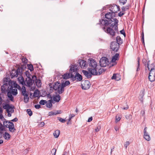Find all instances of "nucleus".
<instances>
[{
	"mask_svg": "<svg viewBox=\"0 0 155 155\" xmlns=\"http://www.w3.org/2000/svg\"><path fill=\"white\" fill-rule=\"evenodd\" d=\"M147 127H145L144 128V131H143V133H144L143 134H148V132L147 131Z\"/></svg>",
	"mask_w": 155,
	"mask_h": 155,
	"instance_id": "obj_52",
	"label": "nucleus"
},
{
	"mask_svg": "<svg viewBox=\"0 0 155 155\" xmlns=\"http://www.w3.org/2000/svg\"><path fill=\"white\" fill-rule=\"evenodd\" d=\"M110 48L113 51H117L118 50L119 45L117 43L114 41L111 43L110 45Z\"/></svg>",
	"mask_w": 155,
	"mask_h": 155,
	"instance_id": "obj_10",
	"label": "nucleus"
},
{
	"mask_svg": "<svg viewBox=\"0 0 155 155\" xmlns=\"http://www.w3.org/2000/svg\"><path fill=\"white\" fill-rule=\"evenodd\" d=\"M75 115L73 114H71L69 115V117H70L71 119Z\"/></svg>",
	"mask_w": 155,
	"mask_h": 155,
	"instance_id": "obj_59",
	"label": "nucleus"
},
{
	"mask_svg": "<svg viewBox=\"0 0 155 155\" xmlns=\"http://www.w3.org/2000/svg\"><path fill=\"white\" fill-rule=\"evenodd\" d=\"M130 143L129 141H126L124 143V146L126 148H127V146L129 145Z\"/></svg>",
	"mask_w": 155,
	"mask_h": 155,
	"instance_id": "obj_46",
	"label": "nucleus"
},
{
	"mask_svg": "<svg viewBox=\"0 0 155 155\" xmlns=\"http://www.w3.org/2000/svg\"><path fill=\"white\" fill-rule=\"evenodd\" d=\"M92 120V117H91L89 118L87 122H90Z\"/></svg>",
	"mask_w": 155,
	"mask_h": 155,
	"instance_id": "obj_58",
	"label": "nucleus"
},
{
	"mask_svg": "<svg viewBox=\"0 0 155 155\" xmlns=\"http://www.w3.org/2000/svg\"><path fill=\"white\" fill-rule=\"evenodd\" d=\"M59 134L60 130H55L53 133V135L55 138H57L59 137Z\"/></svg>",
	"mask_w": 155,
	"mask_h": 155,
	"instance_id": "obj_26",
	"label": "nucleus"
},
{
	"mask_svg": "<svg viewBox=\"0 0 155 155\" xmlns=\"http://www.w3.org/2000/svg\"><path fill=\"white\" fill-rule=\"evenodd\" d=\"M128 8V6H126L125 7L124 6H123L122 7L121 9L122 10V11L124 12L126 10H127Z\"/></svg>",
	"mask_w": 155,
	"mask_h": 155,
	"instance_id": "obj_48",
	"label": "nucleus"
},
{
	"mask_svg": "<svg viewBox=\"0 0 155 155\" xmlns=\"http://www.w3.org/2000/svg\"><path fill=\"white\" fill-rule=\"evenodd\" d=\"M111 79L118 81L120 79V76L118 74H114L111 78Z\"/></svg>",
	"mask_w": 155,
	"mask_h": 155,
	"instance_id": "obj_17",
	"label": "nucleus"
},
{
	"mask_svg": "<svg viewBox=\"0 0 155 155\" xmlns=\"http://www.w3.org/2000/svg\"><path fill=\"white\" fill-rule=\"evenodd\" d=\"M145 94V90L143 89L140 92V96L139 97V99L140 101L142 102L143 101V97L144 95Z\"/></svg>",
	"mask_w": 155,
	"mask_h": 155,
	"instance_id": "obj_20",
	"label": "nucleus"
},
{
	"mask_svg": "<svg viewBox=\"0 0 155 155\" xmlns=\"http://www.w3.org/2000/svg\"><path fill=\"white\" fill-rule=\"evenodd\" d=\"M155 65L153 63L150 64H149V62H148L147 63V68L150 71H153L154 70H155Z\"/></svg>",
	"mask_w": 155,
	"mask_h": 155,
	"instance_id": "obj_18",
	"label": "nucleus"
},
{
	"mask_svg": "<svg viewBox=\"0 0 155 155\" xmlns=\"http://www.w3.org/2000/svg\"><path fill=\"white\" fill-rule=\"evenodd\" d=\"M114 129L116 131H117L119 130V128L116 127H115Z\"/></svg>",
	"mask_w": 155,
	"mask_h": 155,
	"instance_id": "obj_62",
	"label": "nucleus"
},
{
	"mask_svg": "<svg viewBox=\"0 0 155 155\" xmlns=\"http://www.w3.org/2000/svg\"><path fill=\"white\" fill-rule=\"evenodd\" d=\"M145 111L144 110H142L141 111V114L142 115V116H144L145 114Z\"/></svg>",
	"mask_w": 155,
	"mask_h": 155,
	"instance_id": "obj_57",
	"label": "nucleus"
},
{
	"mask_svg": "<svg viewBox=\"0 0 155 155\" xmlns=\"http://www.w3.org/2000/svg\"><path fill=\"white\" fill-rule=\"evenodd\" d=\"M70 84V82L68 81H66L64 83H62V87L61 89L62 91H64V87L66 86H68Z\"/></svg>",
	"mask_w": 155,
	"mask_h": 155,
	"instance_id": "obj_22",
	"label": "nucleus"
},
{
	"mask_svg": "<svg viewBox=\"0 0 155 155\" xmlns=\"http://www.w3.org/2000/svg\"><path fill=\"white\" fill-rule=\"evenodd\" d=\"M148 78L151 82H153L155 80V70L150 71Z\"/></svg>",
	"mask_w": 155,
	"mask_h": 155,
	"instance_id": "obj_11",
	"label": "nucleus"
},
{
	"mask_svg": "<svg viewBox=\"0 0 155 155\" xmlns=\"http://www.w3.org/2000/svg\"><path fill=\"white\" fill-rule=\"evenodd\" d=\"M62 87L61 84L58 82H56L53 85V89L57 91L59 94H61L64 91L61 89Z\"/></svg>",
	"mask_w": 155,
	"mask_h": 155,
	"instance_id": "obj_7",
	"label": "nucleus"
},
{
	"mask_svg": "<svg viewBox=\"0 0 155 155\" xmlns=\"http://www.w3.org/2000/svg\"><path fill=\"white\" fill-rule=\"evenodd\" d=\"M39 91H35L34 93V96L35 97H37L39 96Z\"/></svg>",
	"mask_w": 155,
	"mask_h": 155,
	"instance_id": "obj_38",
	"label": "nucleus"
},
{
	"mask_svg": "<svg viewBox=\"0 0 155 155\" xmlns=\"http://www.w3.org/2000/svg\"><path fill=\"white\" fill-rule=\"evenodd\" d=\"M6 82L1 87V90L2 92L7 91V96L9 99L13 101L14 99L12 95L15 96L18 94L17 88H21V87L15 83L14 82L13 84L11 85L9 82L5 81Z\"/></svg>",
	"mask_w": 155,
	"mask_h": 155,
	"instance_id": "obj_2",
	"label": "nucleus"
},
{
	"mask_svg": "<svg viewBox=\"0 0 155 155\" xmlns=\"http://www.w3.org/2000/svg\"><path fill=\"white\" fill-rule=\"evenodd\" d=\"M35 107L37 109H38L41 107V106L40 105L38 104L35 105Z\"/></svg>",
	"mask_w": 155,
	"mask_h": 155,
	"instance_id": "obj_55",
	"label": "nucleus"
},
{
	"mask_svg": "<svg viewBox=\"0 0 155 155\" xmlns=\"http://www.w3.org/2000/svg\"><path fill=\"white\" fill-rule=\"evenodd\" d=\"M121 119L120 117V116L119 115H117L116 116V120L115 122H116L119 121Z\"/></svg>",
	"mask_w": 155,
	"mask_h": 155,
	"instance_id": "obj_40",
	"label": "nucleus"
},
{
	"mask_svg": "<svg viewBox=\"0 0 155 155\" xmlns=\"http://www.w3.org/2000/svg\"><path fill=\"white\" fill-rule=\"evenodd\" d=\"M58 111H57L55 112H50L49 113V116H52V115H56L57 114H60V112H58Z\"/></svg>",
	"mask_w": 155,
	"mask_h": 155,
	"instance_id": "obj_31",
	"label": "nucleus"
},
{
	"mask_svg": "<svg viewBox=\"0 0 155 155\" xmlns=\"http://www.w3.org/2000/svg\"><path fill=\"white\" fill-rule=\"evenodd\" d=\"M63 78L64 79H68L70 78V74L68 73H66L63 75Z\"/></svg>",
	"mask_w": 155,
	"mask_h": 155,
	"instance_id": "obj_32",
	"label": "nucleus"
},
{
	"mask_svg": "<svg viewBox=\"0 0 155 155\" xmlns=\"http://www.w3.org/2000/svg\"><path fill=\"white\" fill-rule=\"evenodd\" d=\"M47 103V101L45 100H41L39 102V104H40L42 105H44L45 104H46Z\"/></svg>",
	"mask_w": 155,
	"mask_h": 155,
	"instance_id": "obj_39",
	"label": "nucleus"
},
{
	"mask_svg": "<svg viewBox=\"0 0 155 155\" xmlns=\"http://www.w3.org/2000/svg\"><path fill=\"white\" fill-rule=\"evenodd\" d=\"M108 59L105 57H102L100 61V66L102 67H105L108 64Z\"/></svg>",
	"mask_w": 155,
	"mask_h": 155,
	"instance_id": "obj_8",
	"label": "nucleus"
},
{
	"mask_svg": "<svg viewBox=\"0 0 155 155\" xmlns=\"http://www.w3.org/2000/svg\"><path fill=\"white\" fill-rule=\"evenodd\" d=\"M28 69L31 71L33 70V67L32 64H28Z\"/></svg>",
	"mask_w": 155,
	"mask_h": 155,
	"instance_id": "obj_37",
	"label": "nucleus"
},
{
	"mask_svg": "<svg viewBox=\"0 0 155 155\" xmlns=\"http://www.w3.org/2000/svg\"><path fill=\"white\" fill-rule=\"evenodd\" d=\"M35 82L36 83V85L38 87H39L41 86V83L40 80H37L35 81Z\"/></svg>",
	"mask_w": 155,
	"mask_h": 155,
	"instance_id": "obj_33",
	"label": "nucleus"
},
{
	"mask_svg": "<svg viewBox=\"0 0 155 155\" xmlns=\"http://www.w3.org/2000/svg\"><path fill=\"white\" fill-rule=\"evenodd\" d=\"M3 125L7 128H9V130L11 132H14L16 129L14 124L12 122L8 121H4Z\"/></svg>",
	"mask_w": 155,
	"mask_h": 155,
	"instance_id": "obj_6",
	"label": "nucleus"
},
{
	"mask_svg": "<svg viewBox=\"0 0 155 155\" xmlns=\"http://www.w3.org/2000/svg\"><path fill=\"white\" fill-rule=\"evenodd\" d=\"M25 74L27 77V78H31V77H32V76L30 74L29 72L28 71H26L25 72Z\"/></svg>",
	"mask_w": 155,
	"mask_h": 155,
	"instance_id": "obj_34",
	"label": "nucleus"
},
{
	"mask_svg": "<svg viewBox=\"0 0 155 155\" xmlns=\"http://www.w3.org/2000/svg\"><path fill=\"white\" fill-rule=\"evenodd\" d=\"M2 110L1 107H0V119L3 120L4 119V117L2 114Z\"/></svg>",
	"mask_w": 155,
	"mask_h": 155,
	"instance_id": "obj_36",
	"label": "nucleus"
},
{
	"mask_svg": "<svg viewBox=\"0 0 155 155\" xmlns=\"http://www.w3.org/2000/svg\"><path fill=\"white\" fill-rule=\"evenodd\" d=\"M115 16V14L112 12H108L105 14V17L108 21L103 19L100 21L101 24L105 26L102 28L103 30L112 37L115 36L118 30V21L116 18H112Z\"/></svg>",
	"mask_w": 155,
	"mask_h": 155,
	"instance_id": "obj_1",
	"label": "nucleus"
},
{
	"mask_svg": "<svg viewBox=\"0 0 155 155\" xmlns=\"http://www.w3.org/2000/svg\"><path fill=\"white\" fill-rule=\"evenodd\" d=\"M7 113H8V116L9 117H10L11 116V114L12 113H11V112H7Z\"/></svg>",
	"mask_w": 155,
	"mask_h": 155,
	"instance_id": "obj_60",
	"label": "nucleus"
},
{
	"mask_svg": "<svg viewBox=\"0 0 155 155\" xmlns=\"http://www.w3.org/2000/svg\"><path fill=\"white\" fill-rule=\"evenodd\" d=\"M101 126L100 125H98L97 128L95 129V131L96 132H98L101 129Z\"/></svg>",
	"mask_w": 155,
	"mask_h": 155,
	"instance_id": "obj_44",
	"label": "nucleus"
},
{
	"mask_svg": "<svg viewBox=\"0 0 155 155\" xmlns=\"http://www.w3.org/2000/svg\"><path fill=\"white\" fill-rule=\"evenodd\" d=\"M22 61L24 63H27V59L25 58H23L22 59Z\"/></svg>",
	"mask_w": 155,
	"mask_h": 155,
	"instance_id": "obj_49",
	"label": "nucleus"
},
{
	"mask_svg": "<svg viewBox=\"0 0 155 155\" xmlns=\"http://www.w3.org/2000/svg\"><path fill=\"white\" fill-rule=\"evenodd\" d=\"M5 100H3L0 97V105L2 104L3 108L6 110L7 112H10L11 113H13L14 111L13 107L8 104L3 103V102Z\"/></svg>",
	"mask_w": 155,
	"mask_h": 155,
	"instance_id": "obj_4",
	"label": "nucleus"
},
{
	"mask_svg": "<svg viewBox=\"0 0 155 155\" xmlns=\"http://www.w3.org/2000/svg\"><path fill=\"white\" fill-rule=\"evenodd\" d=\"M89 66L91 68H88V70L91 71L93 75H97L98 74L97 71V64L96 61L92 58H90L88 60Z\"/></svg>",
	"mask_w": 155,
	"mask_h": 155,
	"instance_id": "obj_3",
	"label": "nucleus"
},
{
	"mask_svg": "<svg viewBox=\"0 0 155 155\" xmlns=\"http://www.w3.org/2000/svg\"><path fill=\"white\" fill-rule=\"evenodd\" d=\"M46 106L47 107L50 108L51 107L52 105V102L51 100H49L46 103Z\"/></svg>",
	"mask_w": 155,
	"mask_h": 155,
	"instance_id": "obj_30",
	"label": "nucleus"
},
{
	"mask_svg": "<svg viewBox=\"0 0 155 155\" xmlns=\"http://www.w3.org/2000/svg\"><path fill=\"white\" fill-rule=\"evenodd\" d=\"M18 80L19 82L22 85H24L25 81L23 77L20 76L18 78Z\"/></svg>",
	"mask_w": 155,
	"mask_h": 155,
	"instance_id": "obj_24",
	"label": "nucleus"
},
{
	"mask_svg": "<svg viewBox=\"0 0 155 155\" xmlns=\"http://www.w3.org/2000/svg\"><path fill=\"white\" fill-rule=\"evenodd\" d=\"M82 88L84 90H87L89 89L90 86V82L88 81H85L82 84Z\"/></svg>",
	"mask_w": 155,
	"mask_h": 155,
	"instance_id": "obj_12",
	"label": "nucleus"
},
{
	"mask_svg": "<svg viewBox=\"0 0 155 155\" xmlns=\"http://www.w3.org/2000/svg\"><path fill=\"white\" fill-rule=\"evenodd\" d=\"M54 100L56 102H58L60 100V96L58 95H57L53 97Z\"/></svg>",
	"mask_w": 155,
	"mask_h": 155,
	"instance_id": "obj_27",
	"label": "nucleus"
},
{
	"mask_svg": "<svg viewBox=\"0 0 155 155\" xmlns=\"http://www.w3.org/2000/svg\"><path fill=\"white\" fill-rule=\"evenodd\" d=\"M11 74L13 77H17L18 74V73L17 70H14L11 73Z\"/></svg>",
	"mask_w": 155,
	"mask_h": 155,
	"instance_id": "obj_25",
	"label": "nucleus"
},
{
	"mask_svg": "<svg viewBox=\"0 0 155 155\" xmlns=\"http://www.w3.org/2000/svg\"><path fill=\"white\" fill-rule=\"evenodd\" d=\"M116 41H117V43L119 45L120 44H121L122 43L123 41L121 39L120 37L119 36H117L116 38Z\"/></svg>",
	"mask_w": 155,
	"mask_h": 155,
	"instance_id": "obj_28",
	"label": "nucleus"
},
{
	"mask_svg": "<svg viewBox=\"0 0 155 155\" xmlns=\"http://www.w3.org/2000/svg\"><path fill=\"white\" fill-rule=\"evenodd\" d=\"M88 72V71L85 70H83L82 72L84 75L88 78H90L92 76V75H93L91 71Z\"/></svg>",
	"mask_w": 155,
	"mask_h": 155,
	"instance_id": "obj_16",
	"label": "nucleus"
},
{
	"mask_svg": "<svg viewBox=\"0 0 155 155\" xmlns=\"http://www.w3.org/2000/svg\"><path fill=\"white\" fill-rule=\"evenodd\" d=\"M124 14V12L123 11L120 12L118 14V16L119 17H121Z\"/></svg>",
	"mask_w": 155,
	"mask_h": 155,
	"instance_id": "obj_50",
	"label": "nucleus"
},
{
	"mask_svg": "<svg viewBox=\"0 0 155 155\" xmlns=\"http://www.w3.org/2000/svg\"><path fill=\"white\" fill-rule=\"evenodd\" d=\"M5 128L3 125L2 124L0 123V131H3L4 130Z\"/></svg>",
	"mask_w": 155,
	"mask_h": 155,
	"instance_id": "obj_45",
	"label": "nucleus"
},
{
	"mask_svg": "<svg viewBox=\"0 0 155 155\" xmlns=\"http://www.w3.org/2000/svg\"><path fill=\"white\" fill-rule=\"evenodd\" d=\"M75 78L76 79H77L78 81H81L82 79V77L78 73H77L75 75Z\"/></svg>",
	"mask_w": 155,
	"mask_h": 155,
	"instance_id": "obj_21",
	"label": "nucleus"
},
{
	"mask_svg": "<svg viewBox=\"0 0 155 155\" xmlns=\"http://www.w3.org/2000/svg\"><path fill=\"white\" fill-rule=\"evenodd\" d=\"M37 80V78L36 76L33 75L32 76V78H26L24 84L27 86L30 87L32 86L35 81Z\"/></svg>",
	"mask_w": 155,
	"mask_h": 155,
	"instance_id": "obj_5",
	"label": "nucleus"
},
{
	"mask_svg": "<svg viewBox=\"0 0 155 155\" xmlns=\"http://www.w3.org/2000/svg\"><path fill=\"white\" fill-rule=\"evenodd\" d=\"M28 95L24 96V101L25 103H27L28 101L29 98L28 97Z\"/></svg>",
	"mask_w": 155,
	"mask_h": 155,
	"instance_id": "obj_41",
	"label": "nucleus"
},
{
	"mask_svg": "<svg viewBox=\"0 0 155 155\" xmlns=\"http://www.w3.org/2000/svg\"><path fill=\"white\" fill-rule=\"evenodd\" d=\"M3 140L0 139V144H1L3 143Z\"/></svg>",
	"mask_w": 155,
	"mask_h": 155,
	"instance_id": "obj_64",
	"label": "nucleus"
},
{
	"mask_svg": "<svg viewBox=\"0 0 155 155\" xmlns=\"http://www.w3.org/2000/svg\"><path fill=\"white\" fill-rule=\"evenodd\" d=\"M105 71V70L103 69V68H101L98 70V72H97L98 74L97 75H100L103 72H104Z\"/></svg>",
	"mask_w": 155,
	"mask_h": 155,
	"instance_id": "obj_35",
	"label": "nucleus"
},
{
	"mask_svg": "<svg viewBox=\"0 0 155 155\" xmlns=\"http://www.w3.org/2000/svg\"><path fill=\"white\" fill-rule=\"evenodd\" d=\"M45 125V123L43 122H42L38 124V126L40 127H42L43 126Z\"/></svg>",
	"mask_w": 155,
	"mask_h": 155,
	"instance_id": "obj_53",
	"label": "nucleus"
},
{
	"mask_svg": "<svg viewBox=\"0 0 155 155\" xmlns=\"http://www.w3.org/2000/svg\"><path fill=\"white\" fill-rule=\"evenodd\" d=\"M28 114L30 116H31L32 114V112L30 109H28L27 110Z\"/></svg>",
	"mask_w": 155,
	"mask_h": 155,
	"instance_id": "obj_42",
	"label": "nucleus"
},
{
	"mask_svg": "<svg viewBox=\"0 0 155 155\" xmlns=\"http://www.w3.org/2000/svg\"><path fill=\"white\" fill-rule=\"evenodd\" d=\"M56 152V149H53L51 151V153H52V155H55V154Z\"/></svg>",
	"mask_w": 155,
	"mask_h": 155,
	"instance_id": "obj_47",
	"label": "nucleus"
},
{
	"mask_svg": "<svg viewBox=\"0 0 155 155\" xmlns=\"http://www.w3.org/2000/svg\"><path fill=\"white\" fill-rule=\"evenodd\" d=\"M3 137L5 140H9L10 138L11 135L8 133L5 132L3 134Z\"/></svg>",
	"mask_w": 155,
	"mask_h": 155,
	"instance_id": "obj_19",
	"label": "nucleus"
},
{
	"mask_svg": "<svg viewBox=\"0 0 155 155\" xmlns=\"http://www.w3.org/2000/svg\"><path fill=\"white\" fill-rule=\"evenodd\" d=\"M122 108L123 110H127L128 108V107L127 105L126 107Z\"/></svg>",
	"mask_w": 155,
	"mask_h": 155,
	"instance_id": "obj_61",
	"label": "nucleus"
},
{
	"mask_svg": "<svg viewBox=\"0 0 155 155\" xmlns=\"http://www.w3.org/2000/svg\"><path fill=\"white\" fill-rule=\"evenodd\" d=\"M119 54L118 53H116L114 56H113L112 58L111 62L114 63V65H112V66L116 64V61L118 60L119 58Z\"/></svg>",
	"mask_w": 155,
	"mask_h": 155,
	"instance_id": "obj_15",
	"label": "nucleus"
},
{
	"mask_svg": "<svg viewBox=\"0 0 155 155\" xmlns=\"http://www.w3.org/2000/svg\"><path fill=\"white\" fill-rule=\"evenodd\" d=\"M143 138L146 140L148 141L150 140L151 139L150 136L148 134H143Z\"/></svg>",
	"mask_w": 155,
	"mask_h": 155,
	"instance_id": "obj_29",
	"label": "nucleus"
},
{
	"mask_svg": "<svg viewBox=\"0 0 155 155\" xmlns=\"http://www.w3.org/2000/svg\"><path fill=\"white\" fill-rule=\"evenodd\" d=\"M79 64L80 66L83 68H86L87 66V64L86 61L83 60L79 61Z\"/></svg>",
	"mask_w": 155,
	"mask_h": 155,
	"instance_id": "obj_13",
	"label": "nucleus"
},
{
	"mask_svg": "<svg viewBox=\"0 0 155 155\" xmlns=\"http://www.w3.org/2000/svg\"><path fill=\"white\" fill-rule=\"evenodd\" d=\"M58 120H59L62 123H64L65 121V120L64 119L61 117L58 118Z\"/></svg>",
	"mask_w": 155,
	"mask_h": 155,
	"instance_id": "obj_51",
	"label": "nucleus"
},
{
	"mask_svg": "<svg viewBox=\"0 0 155 155\" xmlns=\"http://www.w3.org/2000/svg\"><path fill=\"white\" fill-rule=\"evenodd\" d=\"M110 8V11L114 14L120 10L119 6L115 4H113L111 5Z\"/></svg>",
	"mask_w": 155,
	"mask_h": 155,
	"instance_id": "obj_9",
	"label": "nucleus"
},
{
	"mask_svg": "<svg viewBox=\"0 0 155 155\" xmlns=\"http://www.w3.org/2000/svg\"><path fill=\"white\" fill-rule=\"evenodd\" d=\"M78 65H71L70 66V70L71 72H77L78 71Z\"/></svg>",
	"mask_w": 155,
	"mask_h": 155,
	"instance_id": "obj_14",
	"label": "nucleus"
},
{
	"mask_svg": "<svg viewBox=\"0 0 155 155\" xmlns=\"http://www.w3.org/2000/svg\"><path fill=\"white\" fill-rule=\"evenodd\" d=\"M141 40H142V42L143 43H144V38H141Z\"/></svg>",
	"mask_w": 155,
	"mask_h": 155,
	"instance_id": "obj_63",
	"label": "nucleus"
},
{
	"mask_svg": "<svg viewBox=\"0 0 155 155\" xmlns=\"http://www.w3.org/2000/svg\"><path fill=\"white\" fill-rule=\"evenodd\" d=\"M120 4L122 5H124L127 2V0H119Z\"/></svg>",
	"mask_w": 155,
	"mask_h": 155,
	"instance_id": "obj_43",
	"label": "nucleus"
},
{
	"mask_svg": "<svg viewBox=\"0 0 155 155\" xmlns=\"http://www.w3.org/2000/svg\"><path fill=\"white\" fill-rule=\"evenodd\" d=\"M120 33L122 35H123L124 37H125L126 35L124 31L123 30H121L120 31Z\"/></svg>",
	"mask_w": 155,
	"mask_h": 155,
	"instance_id": "obj_54",
	"label": "nucleus"
},
{
	"mask_svg": "<svg viewBox=\"0 0 155 155\" xmlns=\"http://www.w3.org/2000/svg\"><path fill=\"white\" fill-rule=\"evenodd\" d=\"M21 92L22 94L25 96L28 95V93L26 92L25 87L23 86L21 88Z\"/></svg>",
	"mask_w": 155,
	"mask_h": 155,
	"instance_id": "obj_23",
	"label": "nucleus"
},
{
	"mask_svg": "<svg viewBox=\"0 0 155 155\" xmlns=\"http://www.w3.org/2000/svg\"><path fill=\"white\" fill-rule=\"evenodd\" d=\"M18 120V119L16 117L14 119H12L11 120L13 122H16Z\"/></svg>",
	"mask_w": 155,
	"mask_h": 155,
	"instance_id": "obj_56",
	"label": "nucleus"
}]
</instances>
